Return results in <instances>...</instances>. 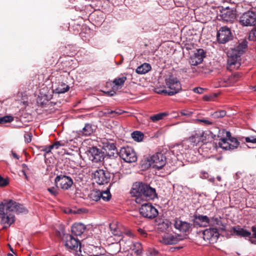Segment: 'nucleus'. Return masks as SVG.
I'll return each instance as SVG.
<instances>
[{"mask_svg":"<svg viewBox=\"0 0 256 256\" xmlns=\"http://www.w3.org/2000/svg\"><path fill=\"white\" fill-rule=\"evenodd\" d=\"M102 148L106 152L116 149V143L112 140L104 139L102 141Z\"/></svg>","mask_w":256,"mask_h":256,"instance_id":"393cba45","label":"nucleus"},{"mask_svg":"<svg viewBox=\"0 0 256 256\" xmlns=\"http://www.w3.org/2000/svg\"><path fill=\"white\" fill-rule=\"evenodd\" d=\"M220 16L224 21L232 22L236 18V14L233 10L230 8H226L223 10L221 12Z\"/></svg>","mask_w":256,"mask_h":256,"instance_id":"aec40b11","label":"nucleus"},{"mask_svg":"<svg viewBox=\"0 0 256 256\" xmlns=\"http://www.w3.org/2000/svg\"><path fill=\"white\" fill-rule=\"evenodd\" d=\"M232 230L234 233L238 236L244 238H249L251 236V232H250L239 226L233 227Z\"/></svg>","mask_w":256,"mask_h":256,"instance_id":"b1692460","label":"nucleus"},{"mask_svg":"<svg viewBox=\"0 0 256 256\" xmlns=\"http://www.w3.org/2000/svg\"><path fill=\"white\" fill-rule=\"evenodd\" d=\"M105 93L109 96H113L116 94V92L114 90L108 91L105 92Z\"/></svg>","mask_w":256,"mask_h":256,"instance_id":"bf43d9fd","label":"nucleus"},{"mask_svg":"<svg viewBox=\"0 0 256 256\" xmlns=\"http://www.w3.org/2000/svg\"><path fill=\"white\" fill-rule=\"evenodd\" d=\"M14 120V118L10 116H6L3 117H0V124H4L7 122H10Z\"/></svg>","mask_w":256,"mask_h":256,"instance_id":"ea45409f","label":"nucleus"},{"mask_svg":"<svg viewBox=\"0 0 256 256\" xmlns=\"http://www.w3.org/2000/svg\"><path fill=\"white\" fill-rule=\"evenodd\" d=\"M216 38L220 44H224L228 42L232 38L230 30L226 26L220 28L217 32Z\"/></svg>","mask_w":256,"mask_h":256,"instance_id":"4468645a","label":"nucleus"},{"mask_svg":"<svg viewBox=\"0 0 256 256\" xmlns=\"http://www.w3.org/2000/svg\"><path fill=\"white\" fill-rule=\"evenodd\" d=\"M156 92L158 94H164V95H168V90H156Z\"/></svg>","mask_w":256,"mask_h":256,"instance_id":"13d9d810","label":"nucleus"},{"mask_svg":"<svg viewBox=\"0 0 256 256\" xmlns=\"http://www.w3.org/2000/svg\"><path fill=\"white\" fill-rule=\"evenodd\" d=\"M94 178L96 182L100 185L107 184L111 178V173L109 170L102 169L96 170L93 174Z\"/></svg>","mask_w":256,"mask_h":256,"instance_id":"1a4fd4ad","label":"nucleus"},{"mask_svg":"<svg viewBox=\"0 0 256 256\" xmlns=\"http://www.w3.org/2000/svg\"><path fill=\"white\" fill-rule=\"evenodd\" d=\"M204 91V89L201 88H195L194 89V92L198 94H202Z\"/></svg>","mask_w":256,"mask_h":256,"instance_id":"4d7b16f0","label":"nucleus"},{"mask_svg":"<svg viewBox=\"0 0 256 256\" xmlns=\"http://www.w3.org/2000/svg\"><path fill=\"white\" fill-rule=\"evenodd\" d=\"M130 194L132 196L135 198L136 202L139 204L146 200H153L158 196L154 188L140 182L133 184Z\"/></svg>","mask_w":256,"mask_h":256,"instance_id":"f257e3e1","label":"nucleus"},{"mask_svg":"<svg viewBox=\"0 0 256 256\" xmlns=\"http://www.w3.org/2000/svg\"><path fill=\"white\" fill-rule=\"evenodd\" d=\"M184 238L180 234H166L160 239V242L166 245H171L177 244Z\"/></svg>","mask_w":256,"mask_h":256,"instance_id":"2eb2a0df","label":"nucleus"},{"mask_svg":"<svg viewBox=\"0 0 256 256\" xmlns=\"http://www.w3.org/2000/svg\"><path fill=\"white\" fill-rule=\"evenodd\" d=\"M120 162L121 160L120 156H112L111 158H104L103 164L106 169L110 172H112L113 174L114 172L118 170Z\"/></svg>","mask_w":256,"mask_h":256,"instance_id":"ddd939ff","label":"nucleus"},{"mask_svg":"<svg viewBox=\"0 0 256 256\" xmlns=\"http://www.w3.org/2000/svg\"><path fill=\"white\" fill-rule=\"evenodd\" d=\"M245 140L246 142H252L254 144H256V137L254 136L246 137L245 138Z\"/></svg>","mask_w":256,"mask_h":256,"instance_id":"8fccbe9b","label":"nucleus"},{"mask_svg":"<svg viewBox=\"0 0 256 256\" xmlns=\"http://www.w3.org/2000/svg\"><path fill=\"white\" fill-rule=\"evenodd\" d=\"M142 246L141 244L139 242H136L134 244L132 250L137 255H140L142 253Z\"/></svg>","mask_w":256,"mask_h":256,"instance_id":"e433bc0d","label":"nucleus"},{"mask_svg":"<svg viewBox=\"0 0 256 256\" xmlns=\"http://www.w3.org/2000/svg\"><path fill=\"white\" fill-rule=\"evenodd\" d=\"M203 238L210 243L216 242L219 236V233L216 228H207L202 232Z\"/></svg>","mask_w":256,"mask_h":256,"instance_id":"dca6fc26","label":"nucleus"},{"mask_svg":"<svg viewBox=\"0 0 256 256\" xmlns=\"http://www.w3.org/2000/svg\"><path fill=\"white\" fill-rule=\"evenodd\" d=\"M100 194L101 195L100 196V199L102 198L106 202L109 201L112 198V195L108 188L106 190L100 191Z\"/></svg>","mask_w":256,"mask_h":256,"instance_id":"473e14b6","label":"nucleus"},{"mask_svg":"<svg viewBox=\"0 0 256 256\" xmlns=\"http://www.w3.org/2000/svg\"><path fill=\"white\" fill-rule=\"evenodd\" d=\"M194 112L188 110H182L180 112V116H186L188 118L190 117L193 114Z\"/></svg>","mask_w":256,"mask_h":256,"instance_id":"c03bdc74","label":"nucleus"},{"mask_svg":"<svg viewBox=\"0 0 256 256\" xmlns=\"http://www.w3.org/2000/svg\"><path fill=\"white\" fill-rule=\"evenodd\" d=\"M124 112V111L120 110V109H116L115 110H111L108 112V114L112 115V116H119L122 114Z\"/></svg>","mask_w":256,"mask_h":256,"instance_id":"a18cd8bd","label":"nucleus"},{"mask_svg":"<svg viewBox=\"0 0 256 256\" xmlns=\"http://www.w3.org/2000/svg\"><path fill=\"white\" fill-rule=\"evenodd\" d=\"M166 164V156L160 152H158L142 160V166L144 168L152 167L160 170L165 166Z\"/></svg>","mask_w":256,"mask_h":256,"instance_id":"20e7f679","label":"nucleus"},{"mask_svg":"<svg viewBox=\"0 0 256 256\" xmlns=\"http://www.w3.org/2000/svg\"><path fill=\"white\" fill-rule=\"evenodd\" d=\"M140 214L144 217L150 219L155 218L158 215V210L150 203H145L140 209Z\"/></svg>","mask_w":256,"mask_h":256,"instance_id":"9b49d317","label":"nucleus"},{"mask_svg":"<svg viewBox=\"0 0 256 256\" xmlns=\"http://www.w3.org/2000/svg\"><path fill=\"white\" fill-rule=\"evenodd\" d=\"M194 223L200 226H206L210 223V218L206 216L196 213L194 215Z\"/></svg>","mask_w":256,"mask_h":256,"instance_id":"6ab92c4d","label":"nucleus"},{"mask_svg":"<svg viewBox=\"0 0 256 256\" xmlns=\"http://www.w3.org/2000/svg\"><path fill=\"white\" fill-rule=\"evenodd\" d=\"M228 140V139H226L219 141L218 143V146L225 150H233Z\"/></svg>","mask_w":256,"mask_h":256,"instance_id":"2f4dec72","label":"nucleus"},{"mask_svg":"<svg viewBox=\"0 0 256 256\" xmlns=\"http://www.w3.org/2000/svg\"><path fill=\"white\" fill-rule=\"evenodd\" d=\"M250 38L252 40H256V28H253L250 33Z\"/></svg>","mask_w":256,"mask_h":256,"instance_id":"3c124183","label":"nucleus"},{"mask_svg":"<svg viewBox=\"0 0 256 256\" xmlns=\"http://www.w3.org/2000/svg\"><path fill=\"white\" fill-rule=\"evenodd\" d=\"M164 80L166 88L169 89L168 90V96H173L182 90V86L180 82L173 75L170 74L166 76Z\"/></svg>","mask_w":256,"mask_h":256,"instance_id":"423d86ee","label":"nucleus"},{"mask_svg":"<svg viewBox=\"0 0 256 256\" xmlns=\"http://www.w3.org/2000/svg\"><path fill=\"white\" fill-rule=\"evenodd\" d=\"M56 186L57 188L63 190H68L72 186L74 182L72 178L65 174L58 175L54 180Z\"/></svg>","mask_w":256,"mask_h":256,"instance_id":"6e6552de","label":"nucleus"},{"mask_svg":"<svg viewBox=\"0 0 256 256\" xmlns=\"http://www.w3.org/2000/svg\"><path fill=\"white\" fill-rule=\"evenodd\" d=\"M169 114L168 112H160L156 114L152 115L150 117V119L153 122H156L158 120H162L164 117Z\"/></svg>","mask_w":256,"mask_h":256,"instance_id":"c756f323","label":"nucleus"},{"mask_svg":"<svg viewBox=\"0 0 256 256\" xmlns=\"http://www.w3.org/2000/svg\"><path fill=\"white\" fill-rule=\"evenodd\" d=\"M239 23L243 26H256V12L248 10L243 13L240 17Z\"/></svg>","mask_w":256,"mask_h":256,"instance_id":"0eeeda50","label":"nucleus"},{"mask_svg":"<svg viewBox=\"0 0 256 256\" xmlns=\"http://www.w3.org/2000/svg\"><path fill=\"white\" fill-rule=\"evenodd\" d=\"M196 121L197 122H202L204 125L208 126L212 124V122L205 118H196Z\"/></svg>","mask_w":256,"mask_h":256,"instance_id":"de8ad7c7","label":"nucleus"},{"mask_svg":"<svg viewBox=\"0 0 256 256\" xmlns=\"http://www.w3.org/2000/svg\"><path fill=\"white\" fill-rule=\"evenodd\" d=\"M218 137L220 138V141L228 139L230 136V132L229 131H226L224 129L218 130Z\"/></svg>","mask_w":256,"mask_h":256,"instance_id":"7c9ffc66","label":"nucleus"},{"mask_svg":"<svg viewBox=\"0 0 256 256\" xmlns=\"http://www.w3.org/2000/svg\"><path fill=\"white\" fill-rule=\"evenodd\" d=\"M228 139L230 142V144L231 145V148H232V150L236 148L240 145V142L236 138L232 137L231 135Z\"/></svg>","mask_w":256,"mask_h":256,"instance_id":"c9c22d12","label":"nucleus"},{"mask_svg":"<svg viewBox=\"0 0 256 256\" xmlns=\"http://www.w3.org/2000/svg\"><path fill=\"white\" fill-rule=\"evenodd\" d=\"M222 224V221L218 218L212 217L210 218V225H218L220 226Z\"/></svg>","mask_w":256,"mask_h":256,"instance_id":"79ce46f5","label":"nucleus"},{"mask_svg":"<svg viewBox=\"0 0 256 256\" xmlns=\"http://www.w3.org/2000/svg\"><path fill=\"white\" fill-rule=\"evenodd\" d=\"M126 80V77L124 76L116 78L112 82L114 84L112 88L114 90H118L124 86Z\"/></svg>","mask_w":256,"mask_h":256,"instance_id":"a878e982","label":"nucleus"},{"mask_svg":"<svg viewBox=\"0 0 256 256\" xmlns=\"http://www.w3.org/2000/svg\"><path fill=\"white\" fill-rule=\"evenodd\" d=\"M57 235L60 238L62 243L67 249L76 251L79 248L80 250L81 243L77 238L70 234H61L60 232Z\"/></svg>","mask_w":256,"mask_h":256,"instance_id":"39448f33","label":"nucleus"},{"mask_svg":"<svg viewBox=\"0 0 256 256\" xmlns=\"http://www.w3.org/2000/svg\"><path fill=\"white\" fill-rule=\"evenodd\" d=\"M32 137V134L31 132H28L24 134V141L26 143L28 144L31 142Z\"/></svg>","mask_w":256,"mask_h":256,"instance_id":"49530a36","label":"nucleus"},{"mask_svg":"<svg viewBox=\"0 0 256 256\" xmlns=\"http://www.w3.org/2000/svg\"><path fill=\"white\" fill-rule=\"evenodd\" d=\"M205 52L202 49H198L190 58V63L192 66H197L203 61L205 57Z\"/></svg>","mask_w":256,"mask_h":256,"instance_id":"f3484780","label":"nucleus"},{"mask_svg":"<svg viewBox=\"0 0 256 256\" xmlns=\"http://www.w3.org/2000/svg\"><path fill=\"white\" fill-rule=\"evenodd\" d=\"M70 89V86L65 83L62 82L56 86L54 91L56 94H63L68 92Z\"/></svg>","mask_w":256,"mask_h":256,"instance_id":"c85d7f7f","label":"nucleus"},{"mask_svg":"<svg viewBox=\"0 0 256 256\" xmlns=\"http://www.w3.org/2000/svg\"><path fill=\"white\" fill-rule=\"evenodd\" d=\"M12 156H13L14 158H16V159H18H18H19V158H19V156H18L16 153H15V152H12Z\"/></svg>","mask_w":256,"mask_h":256,"instance_id":"e2e57ef3","label":"nucleus"},{"mask_svg":"<svg viewBox=\"0 0 256 256\" xmlns=\"http://www.w3.org/2000/svg\"><path fill=\"white\" fill-rule=\"evenodd\" d=\"M226 114V112L224 110H220L216 111L212 114V116L215 118H223Z\"/></svg>","mask_w":256,"mask_h":256,"instance_id":"58836bf2","label":"nucleus"},{"mask_svg":"<svg viewBox=\"0 0 256 256\" xmlns=\"http://www.w3.org/2000/svg\"><path fill=\"white\" fill-rule=\"evenodd\" d=\"M4 211L8 212H14L17 214H26L28 210L22 204L8 199H5L0 201V214H4Z\"/></svg>","mask_w":256,"mask_h":256,"instance_id":"7ed1b4c3","label":"nucleus"},{"mask_svg":"<svg viewBox=\"0 0 256 256\" xmlns=\"http://www.w3.org/2000/svg\"><path fill=\"white\" fill-rule=\"evenodd\" d=\"M96 130V126L90 124H86L82 130V133L86 136H90Z\"/></svg>","mask_w":256,"mask_h":256,"instance_id":"bb28decb","label":"nucleus"},{"mask_svg":"<svg viewBox=\"0 0 256 256\" xmlns=\"http://www.w3.org/2000/svg\"><path fill=\"white\" fill-rule=\"evenodd\" d=\"M120 156V152H118L117 149L114 150H110V151L106 152V154H104V158H111L112 156L116 157Z\"/></svg>","mask_w":256,"mask_h":256,"instance_id":"4c0bfd02","label":"nucleus"},{"mask_svg":"<svg viewBox=\"0 0 256 256\" xmlns=\"http://www.w3.org/2000/svg\"><path fill=\"white\" fill-rule=\"evenodd\" d=\"M238 76H239V75H238V74H234L230 78V79H232V78H234H234H238Z\"/></svg>","mask_w":256,"mask_h":256,"instance_id":"69168bd1","label":"nucleus"},{"mask_svg":"<svg viewBox=\"0 0 256 256\" xmlns=\"http://www.w3.org/2000/svg\"><path fill=\"white\" fill-rule=\"evenodd\" d=\"M144 136V134L139 131H135L132 134V138L138 142H141L143 140Z\"/></svg>","mask_w":256,"mask_h":256,"instance_id":"f704fd0d","label":"nucleus"},{"mask_svg":"<svg viewBox=\"0 0 256 256\" xmlns=\"http://www.w3.org/2000/svg\"><path fill=\"white\" fill-rule=\"evenodd\" d=\"M87 154L89 158L94 162H104V152L95 146L89 148L87 150Z\"/></svg>","mask_w":256,"mask_h":256,"instance_id":"f8f14e48","label":"nucleus"},{"mask_svg":"<svg viewBox=\"0 0 256 256\" xmlns=\"http://www.w3.org/2000/svg\"><path fill=\"white\" fill-rule=\"evenodd\" d=\"M48 148L50 149V152H51L52 150L54 148V144L48 146Z\"/></svg>","mask_w":256,"mask_h":256,"instance_id":"0e129e2a","label":"nucleus"},{"mask_svg":"<svg viewBox=\"0 0 256 256\" xmlns=\"http://www.w3.org/2000/svg\"><path fill=\"white\" fill-rule=\"evenodd\" d=\"M216 96V94L214 96L211 94L205 95L203 96V100L205 101H211Z\"/></svg>","mask_w":256,"mask_h":256,"instance_id":"603ef678","label":"nucleus"},{"mask_svg":"<svg viewBox=\"0 0 256 256\" xmlns=\"http://www.w3.org/2000/svg\"><path fill=\"white\" fill-rule=\"evenodd\" d=\"M48 190L53 196H56L58 194V192L57 190L54 188L52 187L50 188H48Z\"/></svg>","mask_w":256,"mask_h":256,"instance_id":"864d4df0","label":"nucleus"},{"mask_svg":"<svg viewBox=\"0 0 256 256\" xmlns=\"http://www.w3.org/2000/svg\"><path fill=\"white\" fill-rule=\"evenodd\" d=\"M247 46L248 42L246 40H244L228 52L227 63L228 70H231L232 69L240 68L241 64L240 56L244 53Z\"/></svg>","mask_w":256,"mask_h":256,"instance_id":"f03ea898","label":"nucleus"},{"mask_svg":"<svg viewBox=\"0 0 256 256\" xmlns=\"http://www.w3.org/2000/svg\"><path fill=\"white\" fill-rule=\"evenodd\" d=\"M1 216V224H4L3 228L10 227L15 222V216L12 214L6 215L4 211V214H0Z\"/></svg>","mask_w":256,"mask_h":256,"instance_id":"4be33fe9","label":"nucleus"},{"mask_svg":"<svg viewBox=\"0 0 256 256\" xmlns=\"http://www.w3.org/2000/svg\"><path fill=\"white\" fill-rule=\"evenodd\" d=\"M120 156L126 162H134L136 161L137 156L134 150L130 146L121 148Z\"/></svg>","mask_w":256,"mask_h":256,"instance_id":"9d476101","label":"nucleus"},{"mask_svg":"<svg viewBox=\"0 0 256 256\" xmlns=\"http://www.w3.org/2000/svg\"><path fill=\"white\" fill-rule=\"evenodd\" d=\"M148 256H158V253L157 251L154 250Z\"/></svg>","mask_w":256,"mask_h":256,"instance_id":"052dcab7","label":"nucleus"},{"mask_svg":"<svg viewBox=\"0 0 256 256\" xmlns=\"http://www.w3.org/2000/svg\"><path fill=\"white\" fill-rule=\"evenodd\" d=\"M22 172L23 173V174L24 176H25L26 178V180H28V176H27V175H26V170H22Z\"/></svg>","mask_w":256,"mask_h":256,"instance_id":"338daca9","label":"nucleus"},{"mask_svg":"<svg viewBox=\"0 0 256 256\" xmlns=\"http://www.w3.org/2000/svg\"><path fill=\"white\" fill-rule=\"evenodd\" d=\"M252 230L253 232V237L256 238V227L252 226Z\"/></svg>","mask_w":256,"mask_h":256,"instance_id":"680f3d73","label":"nucleus"},{"mask_svg":"<svg viewBox=\"0 0 256 256\" xmlns=\"http://www.w3.org/2000/svg\"><path fill=\"white\" fill-rule=\"evenodd\" d=\"M151 68L152 67L150 64L144 63L137 68L136 72L140 74H145L150 71Z\"/></svg>","mask_w":256,"mask_h":256,"instance_id":"cd10ccee","label":"nucleus"},{"mask_svg":"<svg viewBox=\"0 0 256 256\" xmlns=\"http://www.w3.org/2000/svg\"><path fill=\"white\" fill-rule=\"evenodd\" d=\"M68 144L67 142L64 140L56 141L54 143V148L58 149L60 146H66Z\"/></svg>","mask_w":256,"mask_h":256,"instance_id":"a19ab883","label":"nucleus"},{"mask_svg":"<svg viewBox=\"0 0 256 256\" xmlns=\"http://www.w3.org/2000/svg\"><path fill=\"white\" fill-rule=\"evenodd\" d=\"M204 132H196L194 134L189 137L188 140L193 146H196L200 142H204Z\"/></svg>","mask_w":256,"mask_h":256,"instance_id":"412c9836","label":"nucleus"},{"mask_svg":"<svg viewBox=\"0 0 256 256\" xmlns=\"http://www.w3.org/2000/svg\"><path fill=\"white\" fill-rule=\"evenodd\" d=\"M100 194V190H92L89 194L88 196L90 200L97 202L100 199V196L101 195Z\"/></svg>","mask_w":256,"mask_h":256,"instance_id":"72a5a7b5","label":"nucleus"},{"mask_svg":"<svg viewBox=\"0 0 256 256\" xmlns=\"http://www.w3.org/2000/svg\"><path fill=\"white\" fill-rule=\"evenodd\" d=\"M110 230L112 232L114 235V236H120V231L119 229L114 224H110Z\"/></svg>","mask_w":256,"mask_h":256,"instance_id":"37998d69","label":"nucleus"},{"mask_svg":"<svg viewBox=\"0 0 256 256\" xmlns=\"http://www.w3.org/2000/svg\"><path fill=\"white\" fill-rule=\"evenodd\" d=\"M9 183V180L8 178H4L0 176V186L4 187L6 186Z\"/></svg>","mask_w":256,"mask_h":256,"instance_id":"09e8293b","label":"nucleus"},{"mask_svg":"<svg viewBox=\"0 0 256 256\" xmlns=\"http://www.w3.org/2000/svg\"><path fill=\"white\" fill-rule=\"evenodd\" d=\"M174 226L176 229L180 231L189 234L192 230V224L176 218L174 220Z\"/></svg>","mask_w":256,"mask_h":256,"instance_id":"a211bd4d","label":"nucleus"},{"mask_svg":"<svg viewBox=\"0 0 256 256\" xmlns=\"http://www.w3.org/2000/svg\"><path fill=\"white\" fill-rule=\"evenodd\" d=\"M38 148L40 151H43L46 152V154L50 153V149L48 148V146H40L38 147Z\"/></svg>","mask_w":256,"mask_h":256,"instance_id":"5fc2aeb1","label":"nucleus"},{"mask_svg":"<svg viewBox=\"0 0 256 256\" xmlns=\"http://www.w3.org/2000/svg\"><path fill=\"white\" fill-rule=\"evenodd\" d=\"M86 228V226L82 223H76L71 228L72 234L76 236H80L84 233Z\"/></svg>","mask_w":256,"mask_h":256,"instance_id":"5701e85b","label":"nucleus"},{"mask_svg":"<svg viewBox=\"0 0 256 256\" xmlns=\"http://www.w3.org/2000/svg\"><path fill=\"white\" fill-rule=\"evenodd\" d=\"M22 167L23 168V170H25L26 168L27 170H28V168L27 165L25 164H22Z\"/></svg>","mask_w":256,"mask_h":256,"instance_id":"774afa93","label":"nucleus"},{"mask_svg":"<svg viewBox=\"0 0 256 256\" xmlns=\"http://www.w3.org/2000/svg\"><path fill=\"white\" fill-rule=\"evenodd\" d=\"M220 82V86H228L230 84V82L229 81V80H226H226L221 81Z\"/></svg>","mask_w":256,"mask_h":256,"instance_id":"6e6d98bb","label":"nucleus"}]
</instances>
